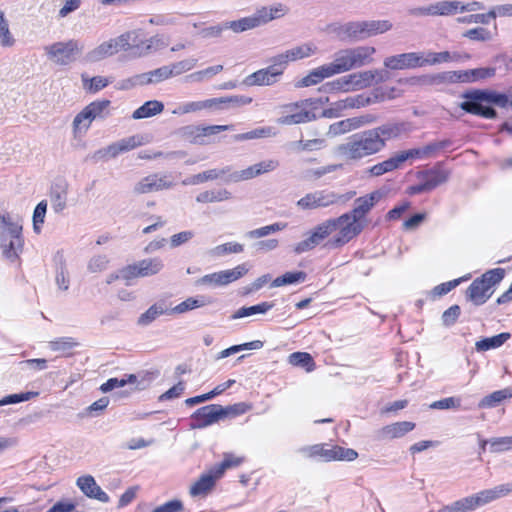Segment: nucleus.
<instances>
[{
  "label": "nucleus",
  "mask_w": 512,
  "mask_h": 512,
  "mask_svg": "<svg viewBox=\"0 0 512 512\" xmlns=\"http://www.w3.org/2000/svg\"><path fill=\"white\" fill-rule=\"evenodd\" d=\"M411 124L405 121H388L377 127L357 132L338 145L336 152L346 160H361L381 152L387 142L407 135Z\"/></svg>",
  "instance_id": "f257e3e1"
},
{
  "label": "nucleus",
  "mask_w": 512,
  "mask_h": 512,
  "mask_svg": "<svg viewBox=\"0 0 512 512\" xmlns=\"http://www.w3.org/2000/svg\"><path fill=\"white\" fill-rule=\"evenodd\" d=\"M381 198L382 193L376 190L355 199L352 211L343 214L348 216V219L345 221V225L341 227L338 236L329 240L327 245L333 248L341 247L354 237L358 236L365 227V216Z\"/></svg>",
  "instance_id": "f03ea898"
},
{
  "label": "nucleus",
  "mask_w": 512,
  "mask_h": 512,
  "mask_svg": "<svg viewBox=\"0 0 512 512\" xmlns=\"http://www.w3.org/2000/svg\"><path fill=\"white\" fill-rule=\"evenodd\" d=\"M460 108L470 114L495 119L497 112L493 106L506 108L509 105L508 93H499L490 89H475L465 92Z\"/></svg>",
  "instance_id": "7ed1b4c3"
},
{
  "label": "nucleus",
  "mask_w": 512,
  "mask_h": 512,
  "mask_svg": "<svg viewBox=\"0 0 512 512\" xmlns=\"http://www.w3.org/2000/svg\"><path fill=\"white\" fill-rule=\"evenodd\" d=\"M392 24L387 20L351 21L337 25L333 32L341 41H361L389 31Z\"/></svg>",
  "instance_id": "20e7f679"
},
{
  "label": "nucleus",
  "mask_w": 512,
  "mask_h": 512,
  "mask_svg": "<svg viewBox=\"0 0 512 512\" xmlns=\"http://www.w3.org/2000/svg\"><path fill=\"white\" fill-rule=\"evenodd\" d=\"M376 49L372 46H356L345 48L334 54L331 62L336 74L370 65L374 62Z\"/></svg>",
  "instance_id": "39448f33"
},
{
  "label": "nucleus",
  "mask_w": 512,
  "mask_h": 512,
  "mask_svg": "<svg viewBox=\"0 0 512 512\" xmlns=\"http://www.w3.org/2000/svg\"><path fill=\"white\" fill-rule=\"evenodd\" d=\"M3 227L0 230V249L2 256L10 262L19 259L24 247L22 224L20 220L2 218Z\"/></svg>",
  "instance_id": "423d86ee"
},
{
  "label": "nucleus",
  "mask_w": 512,
  "mask_h": 512,
  "mask_svg": "<svg viewBox=\"0 0 512 512\" xmlns=\"http://www.w3.org/2000/svg\"><path fill=\"white\" fill-rule=\"evenodd\" d=\"M356 195L355 191L346 194H337L328 190H317L307 193L297 201V206L302 210L326 208L336 203H346Z\"/></svg>",
  "instance_id": "0eeeda50"
},
{
  "label": "nucleus",
  "mask_w": 512,
  "mask_h": 512,
  "mask_svg": "<svg viewBox=\"0 0 512 512\" xmlns=\"http://www.w3.org/2000/svg\"><path fill=\"white\" fill-rule=\"evenodd\" d=\"M46 55L48 58L60 66H67L77 60L82 54L84 46L75 39L60 41L46 46Z\"/></svg>",
  "instance_id": "6e6552de"
},
{
  "label": "nucleus",
  "mask_w": 512,
  "mask_h": 512,
  "mask_svg": "<svg viewBox=\"0 0 512 512\" xmlns=\"http://www.w3.org/2000/svg\"><path fill=\"white\" fill-rule=\"evenodd\" d=\"M111 115V101L107 99L96 100L88 104L79 112L74 120L75 130H87L94 120H105Z\"/></svg>",
  "instance_id": "1a4fd4ad"
},
{
  "label": "nucleus",
  "mask_w": 512,
  "mask_h": 512,
  "mask_svg": "<svg viewBox=\"0 0 512 512\" xmlns=\"http://www.w3.org/2000/svg\"><path fill=\"white\" fill-rule=\"evenodd\" d=\"M286 7L278 3L272 7H262L251 16L243 17L240 20L242 32L251 30L279 18L286 13Z\"/></svg>",
  "instance_id": "9d476101"
},
{
  "label": "nucleus",
  "mask_w": 512,
  "mask_h": 512,
  "mask_svg": "<svg viewBox=\"0 0 512 512\" xmlns=\"http://www.w3.org/2000/svg\"><path fill=\"white\" fill-rule=\"evenodd\" d=\"M233 128V125H187L179 130V134L191 143L204 145L208 143L206 138L223 131L233 130Z\"/></svg>",
  "instance_id": "9b49d317"
},
{
  "label": "nucleus",
  "mask_w": 512,
  "mask_h": 512,
  "mask_svg": "<svg viewBox=\"0 0 512 512\" xmlns=\"http://www.w3.org/2000/svg\"><path fill=\"white\" fill-rule=\"evenodd\" d=\"M164 268L162 259L147 258L124 267L123 276L126 278V284L129 285L131 279L137 277H149L158 274Z\"/></svg>",
  "instance_id": "f8f14e48"
},
{
  "label": "nucleus",
  "mask_w": 512,
  "mask_h": 512,
  "mask_svg": "<svg viewBox=\"0 0 512 512\" xmlns=\"http://www.w3.org/2000/svg\"><path fill=\"white\" fill-rule=\"evenodd\" d=\"M271 65L248 75L243 83L247 86H271L275 84L283 74V67L273 57Z\"/></svg>",
  "instance_id": "ddd939ff"
},
{
  "label": "nucleus",
  "mask_w": 512,
  "mask_h": 512,
  "mask_svg": "<svg viewBox=\"0 0 512 512\" xmlns=\"http://www.w3.org/2000/svg\"><path fill=\"white\" fill-rule=\"evenodd\" d=\"M175 182L170 174L154 173L150 174L140 181H138L133 191L136 194H148L170 189L174 186Z\"/></svg>",
  "instance_id": "4468645a"
},
{
  "label": "nucleus",
  "mask_w": 512,
  "mask_h": 512,
  "mask_svg": "<svg viewBox=\"0 0 512 512\" xmlns=\"http://www.w3.org/2000/svg\"><path fill=\"white\" fill-rule=\"evenodd\" d=\"M194 428H204L225 419L223 406L210 404L197 409L191 416Z\"/></svg>",
  "instance_id": "2eb2a0df"
},
{
  "label": "nucleus",
  "mask_w": 512,
  "mask_h": 512,
  "mask_svg": "<svg viewBox=\"0 0 512 512\" xmlns=\"http://www.w3.org/2000/svg\"><path fill=\"white\" fill-rule=\"evenodd\" d=\"M384 67L390 70L415 69L422 67L421 52H407L384 59Z\"/></svg>",
  "instance_id": "dca6fc26"
},
{
  "label": "nucleus",
  "mask_w": 512,
  "mask_h": 512,
  "mask_svg": "<svg viewBox=\"0 0 512 512\" xmlns=\"http://www.w3.org/2000/svg\"><path fill=\"white\" fill-rule=\"evenodd\" d=\"M450 171L443 167V163H437L433 168L420 172L418 179H421L427 192H430L448 181Z\"/></svg>",
  "instance_id": "f3484780"
},
{
  "label": "nucleus",
  "mask_w": 512,
  "mask_h": 512,
  "mask_svg": "<svg viewBox=\"0 0 512 512\" xmlns=\"http://www.w3.org/2000/svg\"><path fill=\"white\" fill-rule=\"evenodd\" d=\"M492 295V291L487 284L483 283V279L476 278L466 290V298L474 305H483Z\"/></svg>",
  "instance_id": "a211bd4d"
},
{
  "label": "nucleus",
  "mask_w": 512,
  "mask_h": 512,
  "mask_svg": "<svg viewBox=\"0 0 512 512\" xmlns=\"http://www.w3.org/2000/svg\"><path fill=\"white\" fill-rule=\"evenodd\" d=\"M111 41L115 45L116 53L120 50H131L135 56V53L141 50L139 32L137 30L125 32L116 38H111Z\"/></svg>",
  "instance_id": "6ab92c4d"
},
{
  "label": "nucleus",
  "mask_w": 512,
  "mask_h": 512,
  "mask_svg": "<svg viewBox=\"0 0 512 512\" xmlns=\"http://www.w3.org/2000/svg\"><path fill=\"white\" fill-rule=\"evenodd\" d=\"M337 75L332 63L324 64L309 72L298 83L297 87H309L320 83L323 79Z\"/></svg>",
  "instance_id": "aec40b11"
},
{
  "label": "nucleus",
  "mask_w": 512,
  "mask_h": 512,
  "mask_svg": "<svg viewBox=\"0 0 512 512\" xmlns=\"http://www.w3.org/2000/svg\"><path fill=\"white\" fill-rule=\"evenodd\" d=\"M414 427L415 423L410 421L396 422L378 430L376 436L382 440L400 438L412 431Z\"/></svg>",
  "instance_id": "412c9836"
},
{
  "label": "nucleus",
  "mask_w": 512,
  "mask_h": 512,
  "mask_svg": "<svg viewBox=\"0 0 512 512\" xmlns=\"http://www.w3.org/2000/svg\"><path fill=\"white\" fill-rule=\"evenodd\" d=\"M315 47L310 44H304L300 46L293 47L292 49L287 50L286 52L275 56L276 61L285 69L287 63L289 61H295L298 59H303L305 57H309L314 53Z\"/></svg>",
  "instance_id": "4be33fe9"
},
{
  "label": "nucleus",
  "mask_w": 512,
  "mask_h": 512,
  "mask_svg": "<svg viewBox=\"0 0 512 512\" xmlns=\"http://www.w3.org/2000/svg\"><path fill=\"white\" fill-rule=\"evenodd\" d=\"M231 170H232L231 166H226L221 169L206 170L202 173L193 175L189 179L184 180L183 184L196 185L199 183H204L207 181H212V180H217V179H223L225 181V178L228 176V174H229V172H231Z\"/></svg>",
  "instance_id": "5701e85b"
},
{
  "label": "nucleus",
  "mask_w": 512,
  "mask_h": 512,
  "mask_svg": "<svg viewBox=\"0 0 512 512\" xmlns=\"http://www.w3.org/2000/svg\"><path fill=\"white\" fill-rule=\"evenodd\" d=\"M115 54H117L115 51V45L112 43L111 39H109L88 51L84 56V60L88 63H96Z\"/></svg>",
  "instance_id": "b1692460"
},
{
  "label": "nucleus",
  "mask_w": 512,
  "mask_h": 512,
  "mask_svg": "<svg viewBox=\"0 0 512 512\" xmlns=\"http://www.w3.org/2000/svg\"><path fill=\"white\" fill-rule=\"evenodd\" d=\"M379 100L377 94L373 96L366 94H359L356 96H349L345 99L339 100L335 103L336 109H347V108H361L375 103Z\"/></svg>",
  "instance_id": "393cba45"
},
{
  "label": "nucleus",
  "mask_w": 512,
  "mask_h": 512,
  "mask_svg": "<svg viewBox=\"0 0 512 512\" xmlns=\"http://www.w3.org/2000/svg\"><path fill=\"white\" fill-rule=\"evenodd\" d=\"M140 144L141 142L137 136H130L107 146V152L109 157L115 158L121 153L128 152L138 147Z\"/></svg>",
  "instance_id": "a878e982"
},
{
  "label": "nucleus",
  "mask_w": 512,
  "mask_h": 512,
  "mask_svg": "<svg viewBox=\"0 0 512 512\" xmlns=\"http://www.w3.org/2000/svg\"><path fill=\"white\" fill-rule=\"evenodd\" d=\"M469 445H478L479 448H485L488 444L491 447L496 446H505L507 448H512V436L506 437H495L489 440L481 438L479 434H473L469 437V441L467 442Z\"/></svg>",
  "instance_id": "bb28decb"
},
{
  "label": "nucleus",
  "mask_w": 512,
  "mask_h": 512,
  "mask_svg": "<svg viewBox=\"0 0 512 512\" xmlns=\"http://www.w3.org/2000/svg\"><path fill=\"white\" fill-rule=\"evenodd\" d=\"M369 77L370 71L366 70L345 75L343 82L347 85V91L360 90L370 87Z\"/></svg>",
  "instance_id": "cd10ccee"
},
{
  "label": "nucleus",
  "mask_w": 512,
  "mask_h": 512,
  "mask_svg": "<svg viewBox=\"0 0 512 512\" xmlns=\"http://www.w3.org/2000/svg\"><path fill=\"white\" fill-rule=\"evenodd\" d=\"M316 119L315 113L306 109H299L297 112L281 116L277 122L281 125H294L313 121Z\"/></svg>",
  "instance_id": "c85d7f7f"
},
{
  "label": "nucleus",
  "mask_w": 512,
  "mask_h": 512,
  "mask_svg": "<svg viewBox=\"0 0 512 512\" xmlns=\"http://www.w3.org/2000/svg\"><path fill=\"white\" fill-rule=\"evenodd\" d=\"M511 338L508 332H502L498 335L483 338L475 343V348L478 352L488 351L501 347L507 340Z\"/></svg>",
  "instance_id": "c756f323"
},
{
  "label": "nucleus",
  "mask_w": 512,
  "mask_h": 512,
  "mask_svg": "<svg viewBox=\"0 0 512 512\" xmlns=\"http://www.w3.org/2000/svg\"><path fill=\"white\" fill-rule=\"evenodd\" d=\"M164 110V104L158 100H149L137 108L133 114V119H144L155 116Z\"/></svg>",
  "instance_id": "7c9ffc66"
},
{
  "label": "nucleus",
  "mask_w": 512,
  "mask_h": 512,
  "mask_svg": "<svg viewBox=\"0 0 512 512\" xmlns=\"http://www.w3.org/2000/svg\"><path fill=\"white\" fill-rule=\"evenodd\" d=\"M348 219L347 215H341L338 218L328 219L321 224L317 225L313 230L320 235L323 240L327 238L332 232L345 225V221Z\"/></svg>",
  "instance_id": "2f4dec72"
},
{
  "label": "nucleus",
  "mask_w": 512,
  "mask_h": 512,
  "mask_svg": "<svg viewBox=\"0 0 512 512\" xmlns=\"http://www.w3.org/2000/svg\"><path fill=\"white\" fill-rule=\"evenodd\" d=\"M451 72L444 71L434 74H426L420 77L412 78L410 81L412 84L419 83L422 85H441V84H452L451 83Z\"/></svg>",
  "instance_id": "473e14b6"
},
{
  "label": "nucleus",
  "mask_w": 512,
  "mask_h": 512,
  "mask_svg": "<svg viewBox=\"0 0 512 512\" xmlns=\"http://www.w3.org/2000/svg\"><path fill=\"white\" fill-rule=\"evenodd\" d=\"M211 300L205 296L189 297L183 302L176 305L174 308L169 310L170 314H182L195 308L203 307L210 304Z\"/></svg>",
  "instance_id": "72a5a7b5"
},
{
  "label": "nucleus",
  "mask_w": 512,
  "mask_h": 512,
  "mask_svg": "<svg viewBox=\"0 0 512 512\" xmlns=\"http://www.w3.org/2000/svg\"><path fill=\"white\" fill-rule=\"evenodd\" d=\"M274 307L273 302H261L253 306H243L231 315V319H240L255 314H265Z\"/></svg>",
  "instance_id": "f704fd0d"
},
{
  "label": "nucleus",
  "mask_w": 512,
  "mask_h": 512,
  "mask_svg": "<svg viewBox=\"0 0 512 512\" xmlns=\"http://www.w3.org/2000/svg\"><path fill=\"white\" fill-rule=\"evenodd\" d=\"M164 314H170L169 310L164 307L163 303H155L139 316L137 324L139 326H148Z\"/></svg>",
  "instance_id": "c9c22d12"
},
{
  "label": "nucleus",
  "mask_w": 512,
  "mask_h": 512,
  "mask_svg": "<svg viewBox=\"0 0 512 512\" xmlns=\"http://www.w3.org/2000/svg\"><path fill=\"white\" fill-rule=\"evenodd\" d=\"M231 197V192L227 189L207 190L199 193L196 201L199 203H214L229 200Z\"/></svg>",
  "instance_id": "e433bc0d"
},
{
  "label": "nucleus",
  "mask_w": 512,
  "mask_h": 512,
  "mask_svg": "<svg viewBox=\"0 0 512 512\" xmlns=\"http://www.w3.org/2000/svg\"><path fill=\"white\" fill-rule=\"evenodd\" d=\"M217 101L218 100L211 98L203 101L187 102L185 104L180 105L177 109H175L173 111V114H187L207 108H212L217 105Z\"/></svg>",
  "instance_id": "4c0bfd02"
},
{
  "label": "nucleus",
  "mask_w": 512,
  "mask_h": 512,
  "mask_svg": "<svg viewBox=\"0 0 512 512\" xmlns=\"http://www.w3.org/2000/svg\"><path fill=\"white\" fill-rule=\"evenodd\" d=\"M432 16H449L460 11V1H439L431 4Z\"/></svg>",
  "instance_id": "58836bf2"
},
{
  "label": "nucleus",
  "mask_w": 512,
  "mask_h": 512,
  "mask_svg": "<svg viewBox=\"0 0 512 512\" xmlns=\"http://www.w3.org/2000/svg\"><path fill=\"white\" fill-rule=\"evenodd\" d=\"M512 391L509 388L494 391L493 393L485 396L479 403L481 408H492L497 406L503 400L511 398Z\"/></svg>",
  "instance_id": "ea45409f"
},
{
  "label": "nucleus",
  "mask_w": 512,
  "mask_h": 512,
  "mask_svg": "<svg viewBox=\"0 0 512 512\" xmlns=\"http://www.w3.org/2000/svg\"><path fill=\"white\" fill-rule=\"evenodd\" d=\"M287 227V223L276 222L267 226H263L254 230H250L244 234L247 239H259L266 237L272 233L281 231Z\"/></svg>",
  "instance_id": "a19ab883"
},
{
  "label": "nucleus",
  "mask_w": 512,
  "mask_h": 512,
  "mask_svg": "<svg viewBox=\"0 0 512 512\" xmlns=\"http://www.w3.org/2000/svg\"><path fill=\"white\" fill-rule=\"evenodd\" d=\"M137 376L135 374H125L122 378H110L100 386L103 393H108L116 388L124 387L127 384H136Z\"/></svg>",
  "instance_id": "79ce46f5"
},
{
  "label": "nucleus",
  "mask_w": 512,
  "mask_h": 512,
  "mask_svg": "<svg viewBox=\"0 0 512 512\" xmlns=\"http://www.w3.org/2000/svg\"><path fill=\"white\" fill-rule=\"evenodd\" d=\"M307 274L304 271H291L275 278L271 284L272 287H280L284 285L304 282Z\"/></svg>",
  "instance_id": "37998d69"
},
{
  "label": "nucleus",
  "mask_w": 512,
  "mask_h": 512,
  "mask_svg": "<svg viewBox=\"0 0 512 512\" xmlns=\"http://www.w3.org/2000/svg\"><path fill=\"white\" fill-rule=\"evenodd\" d=\"M451 52H421L422 67L426 65H437L440 63L451 62Z\"/></svg>",
  "instance_id": "c03bdc74"
},
{
  "label": "nucleus",
  "mask_w": 512,
  "mask_h": 512,
  "mask_svg": "<svg viewBox=\"0 0 512 512\" xmlns=\"http://www.w3.org/2000/svg\"><path fill=\"white\" fill-rule=\"evenodd\" d=\"M83 87L90 93H97L113 82V77L94 76L87 79L82 76Z\"/></svg>",
  "instance_id": "a18cd8bd"
},
{
  "label": "nucleus",
  "mask_w": 512,
  "mask_h": 512,
  "mask_svg": "<svg viewBox=\"0 0 512 512\" xmlns=\"http://www.w3.org/2000/svg\"><path fill=\"white\" fill-rule=\"evenodd\" d=\"M141 50L135 53V56L141 57L147 55L151 50H158L168 45V42L164 40L163 36L155 35L146 41H140Z\"/></svg>",
  "instance_id": "49530a36"
},
{
  "label": "nucleus",
  "mask_w": 512,
  "mask_h": 512,
  "mask_svg": "<svg viewBox=\"0 0 512 512\" xmlns=\"http://www.w3.org/2000/svg\"><path fill=\"white\" fill-rule=\"evenodd\" d=\"M246 264H240L233 269L223 270L220 272L221 286L234 282L244 276L248 272Z\"/></svg>",
  "instance_id": "de8ad7c7"
},
{
  "label": "nucleus",
  "mask_w": 512,
  "mask_h": 512,
  "mask_svg": "<svg viewBox=\"0 0 512 512\" xmlns=\"http://www.w3.org/2000/svg\"><path fill=\"white\" fill-rule=\"evenodd\" d=\"M262 347H263V342L260 340H254V341L239 344V345H233L227 349L222 350L218 354L217 359H223V358L229 357L230 355L240 352L242 350H257Z\"/></svg>",
  "instance_id": "09e8293b"
},
{
  "label": "nucleus",
  "mask_w": 512,
  "mask_h": 512,
  "mask_svg": "<svg viewBox=\"0 0 512 512\" xmlns=\"http://www.w3.org/2000/svg\"><path fill=\"white\" fill-rule=\"evenodd\" d=\"M243 251L244 246L242 244L236 242H228L212 248L209 251V254L213 257H221L226 254L242 253Z\"/></svg>",
  "instance_id": "8fccbe9b"
},
{
  "label": "nucleus",
  "mask_w": 512,
  "mask_h": 512,
  "mask_svg": "<svg viewBox=\"0 0 512 512\" xmlns=\"http://www.w3.org/2000/svg\"><path fill=\"white\" fill-rule=\"evenodd\" d=\"M259 176L257 172L256 165L249 166L246 169L241 171L229 172L228 176L225 178L226 183L230 182H240L245 180H250Z\"/></svg>",
  "instance_id": "3c124183"
},
{
  "label": "nucleus",
  "mask_w": 512,
  "mask_h": 512,
  "mask_svg": "<svg viewBox=\"0 0 512 512\" xmlns=\"http://www.w3.org/2000/svg\"><path fill=\"white\" fill-rule=\"evenodd\" d=\"M79 343L72 337H60L49 342V348L55 352L67 353L77 347Z\"/></svg>",
  "instance_id": "603ef678"
},
{
  "label": "nucleus",
  "mask_w": 512,
  "mask_h": 512,
  "mask_svg": "<svg viewBox=\"0 0 512 512\" xmlns=\"http://www.w3.org/2000/svg\"><path fill=\"white\" fill-rule=\"evenodd\" d=\"M67 191L64 187L57 186L51 194L52 207L56 213L66 208Z\"/></svg>",
  "instance_id": "864d4df0"
},
{
  "label": "nucleus",
  "mask_w": 512,
  "mask_h": 512,
  "mask_svg": "<svg viewBox=\"0 0 512 512\" xmlns=\"http://www.w3.org/2000/svg\"><path fill=\"white\" fill-rule=\"evenodd\" d=\"M196 64L197 59L188 58L168 65L169 71H171V77L178 76L184 72L192 70L196 66Z\"/></svg>",
  "instance_id": "5fc2aeb1"
},
{
  "label": "nucleus",
  "mask_w": 512,
  "mask_h": 512,
  "mask_svg": "<svg viewBox=\"0 0 512 512\" xmlns=\"http://www.w3.org/2000/svg\"><path fill=\"white\" fill-rule=\"evenodd\" d=\"M271 135V128L270 127H262L257 128L252 131L236 134L233 136L234 141H246V140H252V139H258L263 137H268Z\"/></svg>",
  "instance_id": "6e6d98bb"
},
{
  "label": "nucleus",
  "mask_w": 512,
  "mask_h": 512,
  "mask_svg": "<svg viewBox=\"0 0 512 512\" xmlns=\"http://www.w3.org/2000/svg\"><path fill=\"white\" fill-rule=\"evenodd\" d=\"M14 38L12 37L8 22L4 17V13L0 10V44L4 47H10L14 44Z\"/></svg>",
  "instance_id": "4d7b16f0"
},
{
  "label": "nucleus",
  "mask_w": 512,
  "mask_h": 512,
  "mask_svg": "<svg viewBox=\"0 0 512 512\" xmlns=\"http://www.w3.org/2000/svg\"><path fill=\"white\" fill-rule=\"evenodd\" d=\"M463 37L473 41H489L492 39V34L489 30L483 27H476L469 29L463 33Z\"/></svg>",
  "instance_id": "13d9d810"
},
{
  "label": "nucleus",
  "mask_w": 512,
  "mask_h": 512,
  "mask_svg": "<svg viewBox=\"0 0 512 512\" xmlns=\"http://www.w3.org/2000/svg\"><path fill=\"white\" fill-rule=\"evenodd\" d=\"M505 275V270L502 268H495L492 270L487 271L484 273L481 277H478L479 279H483V283L488 285V288L491 290V288L499 283Z\"/></svg>",
  "instance_id": "bf43d9fd"
},
{
  "label": "nucleus",
  "mask_w": 512,
  "mask_h": 512,
  "mask_svg": "<svg viewBox=\"0 0 512 512\" xmlns=\"http://www.w3.org/2000/svg\"><path fill=\"white\" fill-rule=\"evenodd\" d=\"M466 73L468 74V77H469V83H471V82H476L478 80L493 77L496 73V69L493 67L476 68V69L466 70Z\"/></svg>",
  "instance_id": "052dcab7"
},
{
  "label": "nucleus",
  "mask_w": 512,
  "mask_h": 512,
  "mask_svg": "<svg viewBox=\"0 0 512 512\" xmlns=\"http://www.w3.org/2000/svg\"><path fill=\"white\" fill-rule=\"evenodd\" d=\"M461 406V400L457 397H447L430 404L431 409L447 410V409H458Z\"/></svg>",
  "instance_id": "680f3d73"
},
{
  "label": "nucleus",
  "mask_w": 512,
  "mask_h": 512,
  "mask_svg": "<svg viewBox=\"0 0 512 512\" xmlns=\"http://www.w3.org/2000/svg\"><path fill=\"white\" fill-rule=\"evenodd\" d=\"M46 211H47V203L45 201L39 202L34 209L33 229L36 233L40 232V225L44 223Z\"/></svg>",
  "instance_id": "e2e57ef3"
},
{
  "label": "nucleus",
  "mask_w": 512,
  "mask_h": 512,
  "mask_svg": "<svg viewBox=\"0 0 512 512\" xmlns=\"http://www.w3.org/2000/svg\"><path fill=\"white\" fill-rule=\"evenodd\" d=\"M109 260L105 255H97L92 257L87 265V269L91 273L102 272L107 268Z\"/></svg>",
  "instance_id": "0e129e2a"
},
{
  "label": "nucleus",
  "mask_w": 512,
  "mask_h": 512,
  "mask_svg": "<svg viewBox=\"0 0 512 512\" xmlns=\"http://www.w3.org/2000/svg\"><path fill=\"white\" fill-rule=\"evenodd\" d=\"M461 309L459 305H452L447 310H445L442 314V323L446 327H451L454 325L460 316Z\"/></svg>",
  "instance_id": "69168bd1"
},
{
  "label": "nucleus",
  "mask_w": 512,
  "mask_h": 512,
  "mask_svg": "<svg viewBox=\"0 0 512 512\" xmlns=\"http://www.w3.org/2000/svg\"><path fill=\"white\" fill-rule=\"evenodd\" d=\"M289 363L294 366L307 367L313 364V358L306 352H294L289 356Z\"/></svg>",
  "instance_id": "338daca9"
},
{
  "label": "nucleus",
  "mask_w": 512,
  "mask_h": 512,
  "mask_svg": "<svg viewBox=\"0 0 512 512\" xmlns=\"http://www.w3.org/2000/svg\"><path fill=\"white\" fill-rule=\"evenodd\" d=\"M452 144H453V142L450 139H444V140H440V141L430 142L424 146L426 157L430 158V157L434 156L440 150L450 147Z\"/></svg>",
  "instance_id": "774afa93"
}]
</instances>
